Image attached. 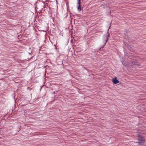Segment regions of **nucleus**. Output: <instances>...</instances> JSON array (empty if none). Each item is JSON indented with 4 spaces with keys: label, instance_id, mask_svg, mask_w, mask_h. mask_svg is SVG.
<instances>
[{
    "label": "nucleus",
    "instance_id": "nucleus-1",
    "mask_svg": "<svg viewBox=\"0 0 146 146\" xmlns=\"http://www.w3.org/2000/svg\"><path fill=\"white\" fill-rule=\"evenodd\" d=\"M138 139L139 141V142H138L139 145H140L144 143L145 142V139L142 136L138 135Z\"/></svg>",
    "mask_w": 146,
    "mask_h": 146
},
{
    "label": "nucleus",
    "instance_id": "nucleus-2",
    "mask_svg": "<svg viewBox=\"0 0 146 146\" xmlns=\"http://www.w3.org/2000/svg\"><path fill=\"white\" fill-rule=\"evenodd\" d=\"M81 1H78V10L79 11H80L81 10V7L82 5H80Z\"/></svg>",
    "mask_w": 146,
    "mask_h": 146
},
{
    "label": "nucleus",
    "instance_id": "nucleus-3",
    "mask_svg": "<svg viewBox=\"0 0 146 146\" xmlns=\"http://www.w3.org/2000/svg\"><path fill=\"white\" fill-rule=\"evenodd\" d=\"M112 81L113 83L115 84H116L119 82V81L117 80V77H115L112 79Z\"/></svg>",
    "mask_w": 146,
    "mask_h": 146
},
{
    "label": "nucleus",
    "instance_id": "nucleus-4",
    "mask_svg": "<svg viewBox=\"0 0 146 146\" xmlns=\"http://www.w3.org/2000/svg\"><path fill=\"white\" fill-rule=\"evenodd\" d=\"M80 0H78V1H80Z\"/></svg>",
    "mask_w": 146,
    "mask_h": 146
}]
</instances>
